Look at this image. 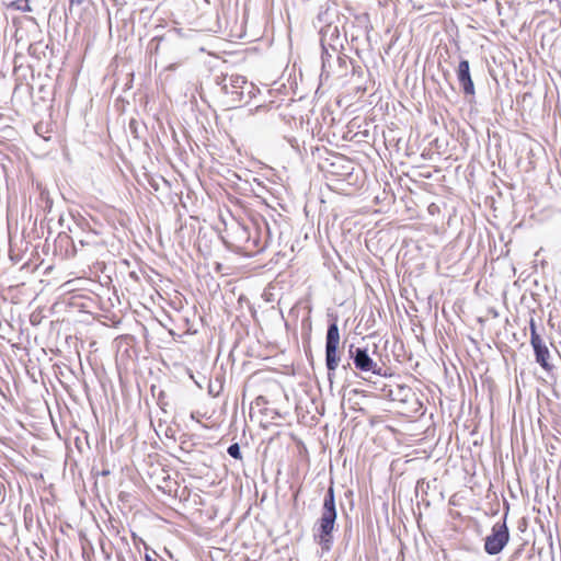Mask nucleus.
<instances>
[{"label": "nucleus", "instance_id": "nucleus-1", "mask_svg": "<svg viewBox=\"0 0 561 561\" xmlns=\"http://www.w3.org/2000/svg\"><path fill=\"white\" fill-rule=\"evenodd\" d=\"M336 519V510L334 501L333 488L328 490L324 497L321 517L319 519V526L316 533L318 543L323 550H329L332 542V533L334 529Z\"/></svg>", "mask_w": 561, "mask_h": 561}, {"label": "nucleus", "instance_id": "nucleus-2", "mask_svg": "<svg viewBox=\"0 0 561 561\" xmlns=\"http://www.w3.org/2000/svg\"><path fill=\"white\" fill-rule=\"evenodd\" d=\"M510 540L508 528L505 523H496L492 527V531L485 538L484 550L486 553L494 556L500 553Z\"/></svg>", "mask_w": 561, "mask_h": 561}, {"label": "nucleus", "instance_id": "nucleus-3", "mask_svg": "<svg viewBox=\"0 0 561 561\" xmlns=\"http://www.w3.org/2000/svg\"><path fill=\"white\" fill-rule=\"evenodd\" d=\"M340 344V333L336 323L330 324L327 332L325 343V362L329 371H334L339 366L340 357L337 356V347Z\"/></svg>", "mask_w": 561, "mask_h": 561}, {"label": "nucleus", "instance_id": "nucleus-4", "mask_svg": "<svg viewBox=\"0 0 561 561\" xmlns=\"http://www.w3.org/2000/svg\"><path fill=\"white\" fill-rule=\"evenodd\" d=\"M355 367L362 371H370L375 375H381V367L374 362L364 348H356L353 353Z\"/></svg>", "mask_w": 561, "mask_h": 561}, {"label": "nucleus", "instance_id": "nucleus-5", "mask_svg": "<svg viewBox=\"0 0 561 561\" xmlns=\"http://www.w3.org/2000/svg\"><path fill=\"white\" fill-rule=\"evenodd\" d=\"M458 81L466 94H474V85L469 71L468 60H461L457 69Z\"/></svg>", "mask_w": 561, "mask_h": 561}, {"label": "nucleus", "instance_id": "nucleus-6", "mask_svg": "<svg viewBox=\"0 0 561 561\" xmlns=\"http://www.w3.org/2000/svg\"><path fill=\"white\" fill-rule=\"evenodd\" d=\"M229 82L231 90H229L228 83L224 84V90L226 91V93H232L237 94L238 96H242L243 85L247 84L245 78L242 76H231L229 78Z\"/></svg>", "mask_w": 561, "mask_h": 561}, {"label": "nucleus", "instance_id": "nucleus-7", "mask_svg": "<svg viewBox=\"0 0 561 561\" xmlns=\"http://www.w3.org/2000/svg\"><path fill=\"white\" fill-rule=\"evenodd\" d=\"M535 354H536V360L545 369H549L550 365L548 363L549 358V350L545 345L543 341L539 342L537 344L533 345Z\"/></svg>", "mask_w": 561, "mask_h": 561}, {"label": "nucleus", "instance_id": "nucleus-8", "mask_svg": "<svg viewBox=\"0 0 561 561\" xmlns=\"http://www.w3.org/2000/svg\"><path fill=\"white\" fill-rule=\"evenodd\" d=\"M539 342H542V339L537 333L535 322H534V320H531L530 321V343H531V345H534Z\"/></svg>", "mask_w": 561, "mask_h": 561}, {"label": "nucleus", "instance_id": "nucleus-9", "mask_svg": "<svg viewBox=\"0 0 561 561\" xmlns=\"http://www.w3.org/2000/svg\"><path fill=\"white\" fill-rule=\"evenodd\" d=\"M228 454L236 459L241 458L240 447L238 444H232L228 447Z\"/></svg>", "mask_w": 561, "mask_h": 561}, {"label": "nucleus", "instance_id": "nucleus-10", "mask_svg": "<svg viewBox=\"0 0 561 561\" xmlns=\"http://www.w3.org/2000/svg\"><path fill=\"white\" fill-rule=\"evenodd\" d=\"M84 0H69L70 7L72 5H80Z\"/></svg>", "mask_w": 561, "mask_h": 561}, {"label": "nucleus", "instance_id": "nucleus-11", "mask_svg": "<svg viewBox=\"0 0 561 561\" xmlns=\"http://www.w3.org/2000/svg\"><path fill=\"white\" fill-rule=\"evenodd\" d=\"M146 561H157L156 559L150 558L149 556H146Z\"/></svg>", "mask_w": 561, "mask_h": 561}]
</instances>
